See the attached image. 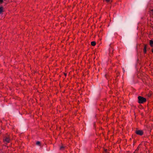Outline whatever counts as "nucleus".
I'll return each mask as SVG.
<instances>
[{"instance_id":"obj_4","label":"nucleus","mask_w":153,"mask_h":153,"mask_svg":"<svg viewBox=\"0 0 153 153\" xmlns=\"http://www.w3.org/2000/svg\"><path fill=\"white\" fill-rule=\"evenodd\" d=\"M147 49V45H144V48H143V52L144 54L146 53V50Z\"/></svg>"},{"instance_id":"obj_5","label":"nucleus","mask_w":153,"mask_h":153,"mask_svg":"<svg viewBox=\"0 0 153 153\" xmlns=\"http://www.w3.org/2000/svg\"><path fill=\"white\" fill-rule=\"evenodd\" d=\"M149 44L150 46L152 47L153 46V41L152 40H150Z\"/></svg>"},{"instance_id":"obj_3","label":"nucleus","mask_w":153,"mask_h":153,"mask_svg":"<svg viewBox=\"0 0 153 153\" xmlns=\"http://www.w3.org/2000/svg\"><path fill=\"white\" fill-rule=\"evenodd\" d=\"M135 132L137 134L140 135H142L143 133V131L141 130H136Z\"/></svg>"},{"instance_id":"obj_7","label":"nucleus","mask_w":153,"mask_h":153,"mask_svg":"<svg viewBox=\"0 0 153 153\" xmlns=\"http://www.w3.org/2000/svg\"><path fill=\"white\" fill-rule=\"evenodd\" d=\"M3 12V7H0V13H1Z\"/></svg>"},{"instance_id":"obj_6","label":"nucleus","mask_w":153,"mask_h":153,"mask_svg":"<svg viewBox=\"0 0 153 153\" xmlns=\"http://www.w3.org/2000/svg\"><path fill=\"white\" fill-rule=\"evenodd\" d=\"M96 42L94 41H92L91 42V45L93 46H94L96 45Z\"/></svg>"},{"instance_id":"obj_8","label":"nucleus","mask_w":153,"mask_h":153,"mask_svg":"<svg viewBox=\"0 0 153 153\" xmlns=\"http://www.w3.org/2000/svg\"><path fill=\"white\" fill-rule=\"evenodd\" d=\"M65 147L63 146H62L60 147V149L62 150H64V148H65Z\"/></svg>"},{"instance_id":"obj_9","label":"nucleus","mask_w":153,"mask_h":153,"mask_svg":"<svg viewBox=\"0 0 153 153\" xmlns=\"http://www.w3.org/2000/svg\"><path fill=\"white\" fill-rule=\"evenodd\" d=\"M104 153H108V151L107 149H104Z\"/></svg>"},{"instance_id":"obj_2","label":"nucleus","mask_w":153,"mask_h":153,"mask_svg":"<svg viewBox=\"0 0 153 153\" xmlns=\"http://www.w3.org/2000/svg\"><path fill=\"white\" fill-rule=\"evenodd\" d=\"M11 140V138L10 136L8 135L5 136L4 138V142L5 143H7L10 142Z\"/></svg>"},{"instance_id":"obj_11","label":"nucleus","mask_w":153,"mask_h":153,"mask_svg":"<svg viewBox=\"0 0 153 153\" xmlns=\"http://www.w3.org/2000/svg\"><path fill=\"white\" fill-rule=\"evenodd\" d=\"M105 1L107 2H109L112 1V0H105Z\"/></svg>"},{"instance_id":"obj_14","label":"nucleus","mask_w":153,"mask_h":153,"mask_svg":"<svg viewBox=\"0 0 153 153\" xmlns=\"http://www.w3.org/2000/svg\"><path fill=\"white\" fill-rule=\"evenodd\" d=\"M123 72H124L125 71V70L124 69V68H123Z\"/></svg>"},{"instance_id":"obj_15","label":"nucleus","mask_w":153,"mask_h":153,"mask_svg":"<svg viewBox=\"0 0 153 153\" xmlns=\"http://www.w3.org/2000/svg\"><path fill=\"white\" fill-rule=\"evenodd\" d=\"M152 53H153V48L152 49Z\"/></svg>"},{"instance_id":"obj_13","label":"nucleus","mask_w":153,"mask_h":153,"mask_svg":"<svg viewBox=\"0 0 153 153\" xmlns=\"http://www.w3.org/2000/svg\"><path fill=\"white\" fill-rule=\"evenodd\" d=\"M3 2V0H0V3L1 4Z\"/></svg>"},{"instance_id":"obj_10","label":"nucleus","mask_w":153,"mask_h":153,"mask_svg":"<svg viewBox=\"0 0 153 153\" xmlns=\"http://www.w3.org/2000/svg\"><path fill=\"white\" fill-rule=\"evenodd\" d=\"M40 144V142L39 141H37L36 143V144L37 145H39Z\"/></svg>"},{"instance_id":"obj_1","label":"nucleus","mask_w":153,"mask_h":153,"mask_svg":"<svg viewBox=\"0 0 153 153\" xmlns=\"http://www.w3.org/2000/svg\"><path fill=\"white\" fill-rule=\"evenodd\" d=\"M138 102L139 103H143L146 101V99L141 96H138Z\"/></svg>"},{"instance_id":"obj_12","label":"nucleus","mask_w":153,"mask_h":153,"mask_svg":"<svg viewBox=\"0 0 153 153\" xmlns=\"http://www.w3.org/2000/svg\"><path fill=\"white\" fill-rule=\"evenodd\" d=\"M113 51V50L112 49V48H111L109 50V52H110V53H111L112 52V51Z\"/></svg>"}]
</instances>
